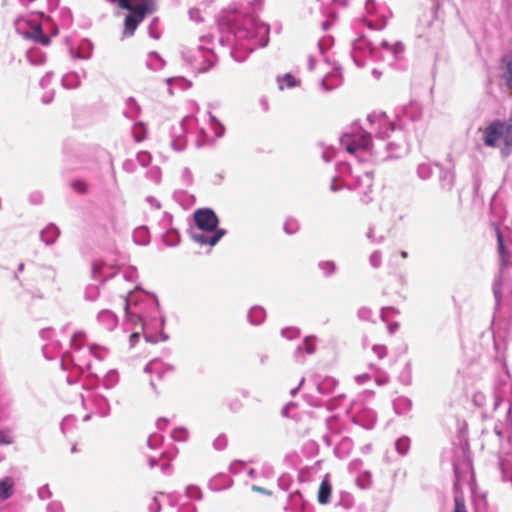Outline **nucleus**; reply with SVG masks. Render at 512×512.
Returning a JSON list of instances; mask_svg holds the SVG:
<instances>
[{
	"mask_svg": "<svg viewBox=\"0 0 512 512\" xmlns=\"http://www.w3.org/2000/svg\"><path fill=\"white\" fill-rule=\"evenodd\" d=\"M252 6L254 9H260L262 6V0H254Z\"/></svg>",
	"mask_w": 512,
	"mask_h": 512,
	"instance_id": "50",
	"label": "nucleus"
},
{
	"mask_svg": "<svg viewBox=\"0 0 512 512\" xmlns=\"http://www.w3.org/2000/svg\"><path fill=\"white\" fill-rule=\"evenodd\" d=\"M370 138V133H367L361 127L352 126L350 131L341 137L340 142L348 153L355 155L360 160H366V155L373 154V145Z\"/></svg>",
	"mask_w": 512,
	"mask_h": 512,
	"instance_id": "6",
	"label": "nucleus"
},
{
	"mask_svg": "<svg viewBox=\"0 0 512 512\" xmlns=\"http://www.w3.org/2000/svg\"><path fill=\"white\" fill-rule=\"evenodd\" d=\"M186 496L191 499H200L202 492L198 486L189 485L186 488Z\"/></svg>",
	"mask_w": 512,
	"mask_h": 512,
	"instance_id": "27",
	"label": "nucleus"
},
{
	"mask_svg": "<svg viewBox=\"0 0 512 512\" xmlns=\"http://www.w3.org/2000/svg\"><path fill=\"white\" fill-rule=\"evenodd\" d=\"M139 333L134 332L130 335V342L134 344L136 341H138Z\"/></svg>",
	"mask_w": 512,
	"mask_h": 512,
	"instance_id": "48",
	"label": "nucleus"
},
{
	"mask_svg": "<svg viewBox=\"0 0 512 512\" xmlns=\"http://www.w3.org/2000/svg\"><path fill=\"white\" fill-rule=\"evenodd\" d=\"M313 63H314V62H313V60H312V59H310V60H309V68H310V69H313Z\"/></svg>",
	"mask_w": 512,
	"mask_h": 512,
	"instance_id": "55",
	"label": "nucleus"
},
{
	"mask_svg": "<svg viewBox=\"0 0 512 512\" xmlns=\"http://www.w3.org/2000/svg\"><path fill=\"white\" fill-rule=\"evenodd\" d=\"M379 123L381 126L385 128L384 131H378L379 136H381L382 138L388 137V131H392L394 129V126L391 123H388L387 119L384 116H381L379 118Z\"/></svg>",
	"mask_w": 512,
	"mask_h": 512,
	"instance_id": "24",
	"label": "nucleus"
},
{
	"mask_svg": "<svg viewBox=\"0 0 512 512\" xmlns=\"http://www.w3.org/2000/svg\"><path fill=\"white\" fill-rule=\"evenodd\" d=\"M394 410L397 414H405L411 409V401L406 397L397 398L394 403Z\"/></svg>",
	"mask_w": 512,
	"mask_h": 512,
	"instance_id": "19",
	"label": "nucleus"
},
{
	"mask_svg": "<svg viewBox=\"0 0 512 512\" xmlns=\"http://www.w3.org/2000/svg\"><path fill=\"white\" fill-rule=\"evenodd\" d=\"M483 141L486 146L496 147L503 142L505 147L502 154L507 156L512 147V117L506 121H495L483 131Z\"/></svg>",
	"mask_w": 512,
	"mask_h": 512,
	"instance_id": "7",
	"label": "nucleus"
},
{
	"mask_svg": "<svg viewBox=\"0 0 512 512\" xmlns=\"http://www.w3.org/2000/svg\"><path fill=\"white\" fill-rule=\"evenodd\" d=\"M161 339H162V341H163L164 339H166V337L164 336V334H163V333H162Z\"/></svg>",
	"mask_w": 512,
	"mask_h": 512,
	"instance_id": "61",
	"label": "nucleus"
},
{
	"mask_svg": "<svg viewBox=\"0 0 512 512\" xmlns=\"http://www.w3.org/2000/svg\"><path fill=\"white\" fill-rule=\"evenodd\" d=\"M290 405H287L284 409H283V414H287V411H288V408H289Z\"/></svg>",
	"mask_w": 512,
	"mask_h": 512,
	"instance_id": "56",
	"label": "nucleus"
},
{
	"mask_svg": "<svg viewBox=\"0 0 512 512\" xmlns=\"http://www.w3.org/2000/svg\"><path fill=\"white\" fill-rule=\"evenodd\" d=\"M251 489L254 492H259V493H262V494H265L268 496L271 495V491H269L268 489H266L264 487L258 486V485H252Z\"/></svg>",
	"mask_w": 512,
	"mask_h": 512,
	"instance_id": "40",
	"label": "nucleus"
},
{
	"mask_svg": "<svg viewBox=\"0 0 512 512\" xmlns=\"http://www.w3.org/2000/svg\"><path fill=\"white\" fill-rule=\"evenodd\" d=\"M298 228H299L298 221L293 218L287 219L284 224V230L287 234L295 233L298 230Z\"/></svg>",
	"mask_w": 512,
	"mask_h": 512,
	"instance_id": "26",
	"label": "nucleus"
},
{
	"mask_svg": "<svg viewBox=\"0 0 512 512\" xmlns=\"http://www.w3.org/2000/svg\"><path fill=\"white\" fill-rule=\"evenodd\" d=\"M410 447V440L407 437H401L395 442V448L401 455H405Z\"/></svg>",
	"mask_w": 512,
	"mask_h": 512,
	"instance_id": "22",
	"label": "nucleus"
},
{
	"mask_svg": "<svg viewBox=\"0 0 512 512\" xmlns=\"http://www.w3.org/2000/svg\"><path fill=\"white\" fill-rule=\"evenodd\" d=\"M208 128H201L200 132L204 137V142H213L223 136L225 132L224 126L212 115L208 114Z\"/></svg>",
	"mask_w": 512,
	"mask_h": 512,
	"instance_id": "9",
	"label": "nucleus"
},
{
	"mask_svg": "<svg viewBox=\"0 0 512 512\" xmlns=\"http://www.w3.org/2000/svg\"><path fill=\"white\" fill-rule=\"evenodd\" d=\"M172 235L177 238V233L173 232Z\"/></svg>",
	"mask_w": 512,
	"mask_h": 512,
	"instance_id": "62",
	"label": "nucleus"
},
{
	"mask_svg": "<svg viewBox=\"0 0 512 512\" xmlns=\"http://www.w3.org/2000/svg\"><path fill=\"white\" fill-rule=\"evenodd\" d=\"M27 36L41 45L47 46L50 44V38L43 33L40 25L32 27L31 31L27 33Z\"/></svg>",
	"mask_w": 512,
	"mask_h": 512,
	"instance_id": "12",
	"label": "nucleus"
},
{
	"mask_svg": "<svg viewBox=\"0 0 512 512\" xmlns=\"http://www.w3.org/2000/svg\"><path fill=\"white\" fill-rule=\"evenodd\" d=\"M331 485L327 476L323 479L318 490V501L325 504L329 501L331 495Z\"/></svg>",
	"mask_w": 512,
	"mask_h": 512,
	"instance_id": "16",
	"label": "nucleus"
},
{
	"mask_svg": "<svg viewBox=\"0 0 512 512\" xmlns=\"http://www.w3.org/2000/svg\"><path fill=\"white\" fill-rule=\"evenodd\" d=\"M196 227L191 229L192 239L200 245L214 246L224 235L225 230L218 228V217L208 208L194 212Z\"/></svg>",
	"mask_w": 512,
	"mask_h": 512,
	"instance_id": "4",
	"label": "nucleus"
},
{
	"mask_svg": "<svg viewBox=\"0 0 512 512\" xmlns=\"http://www.w3.org/2000/svg\"><path fill=\"white\" fill-rule=\"evenodd\" d=\"M248 476L252 479H257L258 473L256 472L255 469H250L248 471Z\"/></svg>",
	"mask_w": 512,
	"mask_h": 512,
	"instance_id": "49",
	"label": "nucleus"
},
{
	"mask_svg": "<svg viewBox=\"0 0 512 512\" xmlns=\"http://www.w3.org/2000/svg\"><path fill=\"white\" fill-rule=\"evenodd\" d=\"M332 155H333V153H332V152H330V151H324V152H323V159H324L325 161H327V162H328V161H330V160H331Z\"/></svg>",
	"mask_w": 512,
	"mask_h": 512,
	"instance_id": "47",
	"label": "nucleus"
},
{
	"mask_svg": "<svg viewBox=\"0 0 512 512\" xmlns=\"http://www.w3.org/2000/svg\"><path fill=\"white\" fill-rule=\"evenodd\" d=\"M222 478H223V479H225V481H226V483H227L226 485H227V486H229V485H230V483H231V481H230V479H229V478H227L226 476H219L218 478L214 479V480H213V482H212V485H213L215 488L220 489V487L216 486V481H217L218 479H222Z\"/></svg>",
	"mask_w": 512,
	"mask_h": 512,
	"instance_id": "45",
	"label": "nucleus"
},
{
	"mask_svg": "<svg viewBox=\"0 0 512 512\" xmlns=\"http://www.w3.org/2000/svg\"><path fill=\"white\" fill-rule=\"evenodd\" d=\"M401 256H402L403 258H406V257H407V252L402 251V252H401Z\"/></svg>",
	"mask_w": 512,
	"mask_h": 512,
	"instance_id": "57",
	"label": "nucleus"
},
{
	"mask_svg": "<svg viewBox=\"0 0 512 512\" xmlns=\"http://www.w3.org/2000/svg\"><path fill=\"white\" fill-rule=\"evenodd\" d=\"M226 24L237 40H250V51L258 46L267 44L269 28L266 24L258 21L254 15L235 13L227 18Z\"/></svg>",
	"mask_w": 512,
	"mask_h": 512,
	"instance_id": "2",
	"label": "nucleus"
},
{
	"mask_svg": "<svg viewBox=\"0 0 512 512\" xmlns=\"http://www.w3.org/2000/svg\"><path fill=\"white\" fill-rule=\"evenodd\" d=\"M168 93L174 95L176 91H183L191 86V82L184 77H170L166 80Z\"/></svg>",
	"mask_w": 512,
	"mask_h": 512,
	"instance_id": "10",
	"label": "nucleus"
},
{
	"mask_svg": "<svg viewBox=\"0 0 512 512\" xmlns=\"http://www.w3.org/2000/svg\"><path fill=\"white\" fill-rule=\"evenodd\" d=\"M504 282V276L503 274L501 273L495 280H494V283H493V292H494V295L497 299H499L502 295V284Z\"/></svg>",
	"mask_w": 512,
	"mask_h": 512,
	"instance_id": "25",
	"label": "nucleus"
},
{
	"mask_svg": "<svg viewBox=\"0 0 512 512\" xmlns=\"http://www.w3.org/2000/svg\"><path fill=\"white\" fill-rule=\"evenodd\" d=\"M369 378V375L368 374H361V375H358L355 377V380L359 383V384H363L365 383V381Z\"/></svg>",
	"mask_w": 512,
	"mask_h": 512,
	"instance_id": "44",
	"label": "nucleus"
},
{
	"mask_svg": "<svg viewBox=\"0 0 512 512\" xmlns=\"http://www.w3.org/2000/svg\"><path fill=\"white\" fill-rule=\"evenodd\" d=\"M241 465H244V463L241 461H235V462L231 463L230 468H229L230 472L237 473L239 471L238 466H241Z\"/></svg>",
	"mask_w": 512,
	"mask_h": 512,
	"instance_id": "41",
	"label": "nucleus"
},
{
	"mask_svg": "<svg viewBox=\"0 0 512 512\" xmlns=\"http://www.w3.org/2000/svg\"><path fill=\"white\" fill-rule=\"evenodd\" d=\"M129 13L124 19V34L131 36L146 16L157 10V0H107Z\"/></svg>",
	"mask_w": 512,
	"mask_h": 512,
	"instance_id": "5",
	"label": "nucleus"
},
{
	"mask_svg": "<svg viewBox=\"0 0 512 512\" xmlns=\"http://www.w3.org/2000/svg\"><path fill=\"white\" fill-rule=\"evenodd\" d=\"M305 350L307 354H312L315 351V341L313 337H306L302 345H299L295 352L296 360L302 362L304 357L302 356V350Z\"/></svg>",
	"mask_w": 512,
	"mask_h": 512,
	"instance_id": "11",
	"label": "nucleus"
},
{
	"mask_svg": "<svg viewBox=\"0 0 512 512\" xmlns=\"http://www.w3.org/2000/svg\"><path fill=\"white\" fill-rule=\"evenodd\" d=\"M277 83L280 90H283L285 87L294 88L299 85V80H297L292 74L286 73L283 76L277 77Z\"/></svg>",
	"mask_w": 512,
	"mask_h": 512,
	"instance_id": "18",
	"label": "nucleus"
},
{
	"mask_svg": "<svg viewBox=\"0 0 512 512\" xmlns=\"http://www.w3.org/2000/svg\"><path fill=\"white\" fill-rule=\"evenodd\" d=\"M372 351L380 359L383 358L386 355V352H387L386 347L383 346V345H374L372 347Z\"/></svg>",
	"mask_w": 512,
	"mask_h": 512,
	"instance_id": "37",
	"label": "nucleus"
},
{
	"mask_svg": "<svg viewBox=\"0 0 512 512\" xmlns=\"http://www.w3.org/2000/svg\"><path fill=\"white\" fill-rule=\"evenodd\" d=\"M366 22L370 29H382L386 25L385 20H382L381 22H377L372 19H367Z\"/></svg>",
	"mask_w": 512,
	"mask_h": 512,
	"instance_id": "36",
	"label": "nucleus"
},
{
	"mask_svg": "<svg viewBox=\"0 0 512 512\" xmlns=\"http://www.w3.org/2000/svg\"><path fill=\"white\" fill-rule=\"evenodd\" d=\"M374 8H375V6H374V0H367V2H366V6H365L366 12H367L368 14H372V13H373Z\"/></svg>",
	"mask_w": 512,
	"mask_h": 512,
	"instance_id": "42",
	"label": "nucleus"
},
{
	"mask_svg": "<svg viewBox=\"0 0 512 512\" xmlns=\"http://www.w3.org/2000/svg\"><path fill=\"white\" fill-rule=\"evenodd\" d=\"M189 17L193 21L203 20V16L201 15V12L198 8H191L189 10Z\"/></svg>",
	"mask_w": 512,
	"mask_h": 512,
	"instance_id": "38",
	"label": "nucleus"
},
{
	"mask_svg": "<svg viewBox=\"0 0 512 512\" xmlns=\"http://www.w3.org/2000/svg\"><path fill=\"white\" fill-rule=\"evenodd\" d=\"M454 512H465L464 499L461 496H459V495L455 496V510H454Z\"/></svg>",
	"mask_w": 512,
	"mask_h": 512,
	"instance_id": "35",
	"label": "nucleus"
},
{
	"mask_svg": "<svg viewBox=\"0 0 512 512\" xmlns=\"http://www.w3.org/2000/svg\"><path fill=\"white\" fill-rule=\"evenodd\" d=\"M373 176L368 171L352 169L349 164L341 163L337 167L336 175L333 177L330 189L338 191L342 188L354 190L361 197L362 201H368L372 191Z\"/></svg>",
	"mask_w": 512,
	"mask_h": 512,
	"instance_id": "3",
	"label": "nucleus"
},
{
	"mask_svg": "<svg viewBox=\"0 0 512 512\" xmlns=\"http://www.w3.org/2000/svg\"><path fill=\"white\" fill-rule=\"evenodd\" d=\"M340 84V80L335 75H327L321 81V85L325 90H331Z\"/></svg>",
	"mask_w": 512,
	"mask_h": 512,
	"instance_id": "21",
	"label": "nucleus"
},
{
	"mask_svg": "<svg viewBox=\"0 0 512 512\" xmlns=\"http://www.w3.org/2000/svg\"><path fill=\"white\" fill-rule=\"evenodd\" d=\"M393 146H394V144H393V143H389V144H388V149H393Z\"/></svg>",
	"mask_w": 512,
	"mask_h": 512,
	"instance_id": "59",
	"label": "nucleus"
},
{
	"mask_svg": "<svg viewBox=\"0 0 512 512\" xmlns=\"http://www.w3.org/2000/svg\"><path fill=\"white\" fill-rule=\"evenodd\" d=\"M376 382L379 384V385H384L388 382V377L387 376H379L376 378Z\"/></svg>",
	"mask_w": 512,
	"mask_h": 512,
	"instance_id": "46",
	"label": "nucleus"
},
{
	"mask_svg": "<svg viewBox=\"0 0 512 512\" xmlns=\"http://www.w3.org/2000/svg\"><path fill=\"white\" fill-rule=\"evenodd\" d=\"M303 383H304V378H302V379L300 380V383H299L298 387H296V388H294V389H292V390H291V392H290V393H291V395H292V396H294V395L296 394L297 390L300 388V386H301Z\"/></svg>",
	"mask_w": 512,
	"mask_h": 512,
	"instance_id": "51",
	"label": "nucleus"
},
{
	"mask_svg": "<svg viewBox=\"0 0 512 512\" xmlns=\"http://www.w3.org/2000/svg\"><path fill=\"white\" fill-rule=\"evenodd\" d=\"M183 58L195 71H207L215 61V54L212 49L202 45L189 47L183 52Z\"/></svg>",
	"mask_w": 512,
	"mask_h": 512,
	"instance_id": "8",
	"label": "nucleus"
},
{
	"mask_svg": "<svg viewBox=\"0 0 512 512\" xmlns=\"http://www.w3.org/2000/svg\"><path fill=\"white\" fill-rule=\"evenodd\" d=\"M226 445L227 439L225 436H219L213 442V446L216 450H222L226 447Z\"/></svg>",
	"mask_w": 512,
	"mask_h": 512,
	"instance_id": "33",
	"label": "nucleus"
},
{
	"mask_svg": "<svg viewBox=\"0 0 512 512\" xmlns=\"http://www.w3.org/2000/svg\"><path fill=\"white\" fill-rule=\"evenodd\" d=\"M403 51L404 46L399 41L392 43L385 39L369 41L366 37H360L353 42L351 56L359 67L364 65L362 58L367 55L392 66L400 58Z\"/></svg>",
	"mask_w": 512,
	"mask_h": 512,
	"instance_id": "1",
	"label": "nucleus"
},
{
	"mask_svg": "<svg viewBox=\"0 0 512 512\" xmlns=\"http://www.w3.org/2000/svg\"><path fill=\"white\" fill-rule=\"evenodd\" d=\"M497 240H498V251H499V255H500L501 265H502V267H506L511 263L510 255L503 243V237L499 230H497Z\"/></svg>",
	"mask_w": 512,
	"mask_h": 512,
	"instance_id": "17",
	"label": "nucleus"
},
{
	"mask_svg": "<svg viewBox=\"0 0 512 512\" xmlns=\"http://www.w3.org/2000/svg\"><path fill=\"white\" fill-rule=\"evenodd\" d=\"M266 317V312L261 306H253L248 312V320L253 325L261 324Z\"/></svg>",
	"mask_w": 512,
	"mask_h": 512,
	"instance_id": "13",
	"label": "nucleus"
},
{
	"mask_svg": "<svg viewBox=\"0 0 512 512\" xmlns=\"http://www.w3.org/2000/svg\"><path fill=\"white\" fill-rule=\"evenodd\" d=\"M281 335L284 338H287L289 340H292L299 336V331L296 328H284L281 331Z\"/></svg>",
	"mask_w": 512,
	"mask_h": 512,
	"instance_id": "30",
	"label": "nucleus"
},
{
	"mask_svg": "<svg viewBox=\"0 0 512 512\" xmlns=\"http://www.w3.org/2000/svg\"><path fill=\"white\" fill-rule=\"evenodd\" d=\"M71 186L72 188L80 193V194H85L87 191H88V185L85 181H82V180H74L71 182Z\"/></svg>",
	"mask_w": 512,
	"mask_h": 512,
	"instance_id": "28",
	"label": "nucleus"
},
{
	"mask_svg": "<svg viewBox=\"0 0 512 512\" xmlns=\"http://www.w3.org/2000/svg\"><path fill=\"white\" fill-rule=\"evenodd\" d=\"M200 41L206 43L208 40L205 37H202Z\"/></svg>",
	"mask_w": 512,
	"mask_h": 512,
	"instance_id": "58",
	"label": "nucleus"
},
{
	"mask_svg": "<svg viewBox=\"0 0 512 512\" xmlns=\"http://www.w3.org/2000/svg\"><path fill=\"white\" fill-rule=\"evenodd\" d=\"M501 469L503 472V477L506 480L512 481V455L509 458H504L501 460Z\"/></svg>",
	"mask_w": 512,
	"mask_h": 512,
	"instance_id": "20",
	"label": "nucleus"
},
{
	"mask_svg": "<svg viewBox=\"0 0 512 512\" xmlns=\"http://www.w3.org/2000/svg\"><path fill=\"white\" fill-rule=\"evenodd\" d=\"M171 145L172 147L176 150V151H181L184 149L185 145H186V141L182 135V133H178L174 136L172 142H171Z\"/></svg>",
	"mask_w": 512,
	"mask_h": 512,
	"instance_id": "23",
	"label": "nucleus"
},
{
	"mask_svg": "<svg viewBox=\"0 0 512 512\" xmlns=\"http://www.w3.org/2000/svg\"><path fill=\"white\" fill-rule=\"evenodd\" d=\"M319 266L325 275H330L335 271V264L330 261L321 262Z\"/></svg>",
	"mask_w": 512,
	"mask_h": 512,
	"instance_id": "31",
	"label": "nucleus"
},
{
	"mask_svg": "<svg viewBox=\"0 0 512 512\" xmlns=\"http://www.w3.org/2000/svg\"><path fill=\"white\" fill-rule=\"evenodd\" d=\"M272 474H273V473H272V469H271V468H269V467H268V468H266V469L264 470V475H265V477L269 478V477H271V476H272Z\"/></svg>",
	"mask_w": 512,
	"mask_h": 512,
	"instance_id": "52",
	"label": "nucleus"
},
{
	"mask_svg": "<svg viewBox=\"0 0 512 512\" xmlns=\"http://www.w3.org/2000/svg\"><path fill=\"white\" fill-rule=\"evenodd\" d=\"M169 245H173L176 243V241L167 242Z\"/></svg>",
	"mask_w": 512,
	"mask_h": 512,
	"instance_id": "60",
	"label": "nucleus"
},
{
	"mask_svg": "<svg viewBox=\"0 0 512 512\" xmlns=\"http://www.w3.org/2000/svg\"><path fill=\"white\" fill-rule=\"evenodd\" d=\"M417 173L420 178L427 179L432 173L431 167L428 164H420L418 166Z\"/></svg>",
	"mask_w": 512,
	"mask_h": 512,
	"instance_id": "29",
	"label": "nucleus"
},
{
	"mask_svg": "<svg viewBox=\"0 0 512 512\" xmlns=\"http://www.w3.org/2000/svg\"><path fill=\"white\" fill-rule=\"evenodd\" d=\"M367 236L372 240L374 239V233L372 228L369 229Z\"/></svg>",
	"mask_w": 512,
	"mask_h": 512,
	"instance_id": "53",
	"label": "nucleus"
},
{
	"mask_svg": "<svg viewBox=\"0 0 512 512\" xmlns=\"http://www.w3.org/2000/svg\"><path fill=\"white\" fill-rule=\"evenodd\" d=\"M14 480L11 477H5L0 480V499H8L14 491Z\"/></svg>",
	"mask_w": 512,
	"mask_h": 512,
	"instance_id": "14",
	"label": "nucleus"
},
{
	"mask_svg": "<svg viewBox=\"0 0 512 512\" xmlns=\"http://www.w3.org/2000/svg\"><path fill=\"white\" fill-rule=\"evenodd\" d=\"M370 314V310L367 308H362L359 310V316L363 319H368Z\"/></svg>",
	"mask_w": 512,
	"mask_h": 512,
	"instance_id": "43",
	"label": "nucleus"
},
{
	"mask_svg": "<svg viewBox=\"0 0 512 512\" xmlns=\"http://www.w3.org/2000/svg\"><path fill=\"white\" fill-rule=\"evenodd\" d=\"M502 65L505 69L502 77L505 80L507 86L512 88V54L505 55L502 58Z\"/></svg>",
	"mask_w": 512,
	"mask_h": 512,
	"instance_id": "15",
	"label": "nucleus"
},
{
	"mask_svg": "<svg viewBox=\"0 0 512 512\" xmlns=\"http://www.w3.org/2000/svg\"><path fill=\"white\" fill-rule=\"evenodd\" d=\"M183 124H185V120L182 121V124L178 127L179 133H183L184 131Z\"/></svg>",
	"mask_w": 512,
	"mask_h": 512,
	"instance_id": "54",
	"label": "nucleus"
},
{
	"mask_svg": "<svg viewBox=\"0 0 512 512\" xmlns=\"http://www.w3.org/2000/svg\"><path fill=\"white\" fill-rule=\"evenodd\" d=\"M369 260H370V264L374 268H377L381 265V254L378 251H375L371 254Z\"/></svg>",
	"mask_w": 512,
	"mask_h": 512,
	"instance_id": "34",
	"label": "nucleus"
},
{
	"mask_svg": "<svg viewBox=\"0 0 512 512\" xmlns=\"http://www.w3.org/2000/svg\"><path fill=\"white\" fill-rule=\"evenodd\" d=\"M12 438L7 433L0 431V445H6L12 443Z\"/></svg>",
	"mask_w": 512,
	"mask_h": 512,
	"instance_id": "39",
	"label": "nucleus"
},
{
	"mask_svg": "<svg viewBox=\"0 0 512 512\" xmlns=\"http://www.w3.org/2000/svg\"><path fill=\"white\" fill-rule=\"evenodd\" d=\"M171 436L173 439H175L177 441H184V440H186L188 434L185 429L179 428V429H175L172 432Z\"/></svg>",
	"mask_w": 512,
	"mask_h": 512,
	"instance_id": "32",
	"label": "nucleus"
}]
</instances>
